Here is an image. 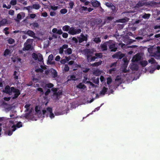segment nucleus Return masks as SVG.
Wrapping results in <instances>:
<instances>
[{"mask_svg": "<svg viewBox=\"0 0 160 160\" xmlns=\"http://www.w3.org/2000/svg\"><path fill=\"white\" fill-rule=\"evenodd\" d=\"M32 57L35 60H37L38 58V56L37 54L35 53H33L32 54Z\"/></svg>", "mask_w": 160, "mask_h": 160, "instance_id": "79ce46f5", "label": "nucleus"}, {"mask_svg": "<svg viewBox=\"0 0 160 160\" xmlns=\"http://www.w3.org/2000/svg\"><path fill=\"white\" fill-rule=\"evenodd\" d=\"M7 41L8 42V43L9 44H12L15 42V40L11 38H9L7 40Z\"/></svg>", "mask_w": 160, "mask_h": 160, "instance_id": "72a5a7b5", "label": "nucleus"}, {"mask_svg": "<svg viewBox=\"0 0 160 160\" xmlns=\"http://www.w3.org/2000/svg\"><path fill=\"white\" fill-rule=\"evenodd\" d=\"M145 2L143 1H139L136 5V7L139 8L143 6Z\"/></svg>", "mask_w": 160, "mask_h": 160, "instance_id": "a211bd4d", "label": "nucleus"}, {"mask_svg": "<svg viewBox=\"0 0 160 160\" xmlns=\"http://www.w3.org/2000/svg\"><path fill=\"white\" fill-rule=\"evenodd\" d=\"M76 80V77L75 75H72L71 76L70 79L68 80H73L75 81Z\"/></svg>", "mask_w": 160, "mask_h": 160, "instance_id": "ea45409f", "label": "nucleus"}, {"mask_svg": "<svg viewBox=\"0 0 160 160\" xmlns=\"http://www.w3.org/2000/svg\"><path fill=\"white\" fill-rule=\"evenodd\" d=\"M41 68H39L35 70V71L37 72H43V69H46V68L43 66L41 65L40 66Z\"/></svg>", "mask_w": 160, "mask_h": 160, "instance_id": "aec40b11", "label": "nucleus"}, {"mask_svg": "<svg viewBox=\"0 0 160 160\" xmlns=\"http://www.w3.org/2000/svg\"><path fill=\"white\" fill-rule=\"evenodd\" d=\"M26 34L28 35L29 36L32 37L33 38H34L35 36V35L34 32L30 30H28Z\"/></svg>", "mask_w": 160, "mask_h": 160, "instance_id": "2eb2a0df", "label": "nucleus"}, {"mask_svg": "<svg viewBox=\"0 0 160 160\" xmlns=\"http://www.w3.org/2000/svg\"><path fill=\"white\" fill-rule=\"evenodd\" d=\"M129 19L128 18H123L122 19H119L118 20V22L121 23H125L128 22V21Z\"/></svg>", "mask_w": 160, "mask_h": 160, "instance_id": "5701e85b", "label": "nucleus"}, {"mask_svg": "<svg viewBox=\"0 0 160 160\" xmlns=\"http://www.w3.org/2000/svg\"><path fill=\"white\" fill-rule=\"evenodd\" d=\"M30 26H31L32 28H38L39 26V25L37 22H33L30 23Z\"/></svg>", "mask_w": 160, "mask_h": 160, "instance_id": "a878e982", "label": "nucleus"}, {"mask_svg": "<svg viewBox=\"0 0 160 160\" xmlns=\"http://www.w3.org/2000/svg\"><path fill=\"white\" fill-rule=\"evenodd\" d=\"M64 52L66 54H67L68 55H70L72 53V50L70 48H68L66 50L64 51Z\"/></svg>", "mask_w": 160, "mask_h": 160, "instance_id": "c85d7f7f", "label": "nucleus"}, {"mask_svg": "<svg viewBox=\"0 0 160 160\" xmlns=\"http://www.w3.org/2000/svg\"><path fill=\"white\" fill-rule=\"evenodd\" d=\"M10 3L11 5L14 6L17 4V1L16 0H12L10 1Z\"/></svg>", "mask_w": 160, "mask_h": 160, "instance_id": "c03bdc74", "label": "nucleus"}, {"mask_svg": "<svg viewBox=\"0 0 160 160\" xmlns=\"http://www.w3.org/2000/svg\"><path fill=\"white\" fill-rule=\"evenodd\" d=\"M150 15L151 14L149 13H145L142 16V17L144 19H148L149 18Z\"/></svg>", "mask_w": 160, "mask_h": 160, "instance_id": "473e14b6", "label": "nucleus"}, {"mask_svg": "<svg viewBox=\"0 0 160 160\" xmlns=\"http://www.w3.org/2000/svg\"><path fill=\"white\" fill-rule=\"evenodd\" d=\"M54 86V85L53 84L51 83H49L48 84H46L45 85V87H47L49 88H52Z\"/></svg>", "mask_w": 160, "mask_h": 160, "instance_id": "e433bc0d", "label": "nucleus"}, {"mask_svg": "<svg viewBox=\"0 0 160 160\" xmlns=\"http://www.w3.org/2000/svg\"><path fill=\"white\" fill-rule=\"evenodd\" d=\"M52 31L53 33H57L59 35H61L62 33V31L61 29H58L57 28H54L52 29Z\"/></svg>", "mask_w": 160, "mask_h": 160, "instance_id": "ddd939ff", "label": "nucleus"}, {"mask_svg": "<svg viewBox=\"0 0 160 160\" xmlns=\"http://www.w3.org/2000/svg\"><path fill=\"white\" fill-rule=\"evenodd\" d=\"M153 56L156 59H160V47H157V50L153 53Z\"/></svg>", "mask_w": 160, "mask_h": 160, "instance_id": "39448f33", "label": "nucleus"}, {"mask_svg": "<svg viewBox=\"0 0 160 160\" xmlns=\"http://www.w3.org/2000/svg\"><path fill=\"white\" fill-rule=\"evenodd\" d=\"M22 126V123L21 122H18L16 125H14L11 127V128H13V131H15L17 128H19Z\"/></svg>", "mask_w": 160, "mask_h": 160, "instance_id": "6e6552de", "label": "nucleus"}, {"mask_svg": "<svg viewBox=\"0 0 160 160\" xmlns=\"http://www.w3.org/2000/svg\"><path fill=\"white\" fill-rule=\"evenodd\" d=\"M25 43H25L24 44V47L23 48L22 50L23 51H28L31 48L32 46L31 44H30L25 45Z\"/></svg>", "mask_w": 160, "mask_h": 160, "instance_id": "dca6fc26", "label": "nucleus"}, {"mask_svg": "<svg viewBox=\"0 0 160 160\" xmlns=\"http://www.w3.org/2000/svg\"><path fill=\"white\" fill-rule=\"evenodd\" d=\"M96 59H97V58L95 56H92L90 58L89 62L95 61Z\"/></svg>", "mask_w": 160, "mask_h": 160, "instance_id": "de8ad7c7", "label": "nucleus"}, {"mask_svg": "<svg viewBox=\"0 0 160 160\" xmlns=\"http://www.w3.org/2000/svg\"><path fill=\"white\" fill-rule=\"evenodd\" d=\"M51 91L50 89H48L47 91L45 92V96L48 95L50 93Z\"/></svg>", "mask_w": 160, "mask_h": 160, "instance_id": "e2e57ef3", "label": "nucleus"}, {"mask_svg": "<svg viewBox=\"0 0 160 160\" xmlns=\"http://www.w3.org/2000/svg\"><path fill=\"white\" fill-rule=\"evenodd\" d=\"M12 89H14L12 92L15 93L14 96L12 97L13 99H15L18 98V96L20 94V92L19 89H16L15 88H12Z\"/></svg>", "mask_w": 160, "mask_h": 160, "instance_id": "423d86ee", "label": "nucleus"}, {"mask_svg": "<svg viewBox=\"0 0 160 160\" xmlns=\"http://www.w3.org/2000/svg\"><path fill=\"white\" fill-rule=\"evenodd\" d=\"M141 59V56L138 54H137L133 57V59H134V62H138Z\"/></svg>", "mask_w": 160, "mask_h": 160, "instance_id": "4468645a", "label": "nucleus"}, {"mask_svg": "<svg viewBox=\"0 0 160 160\" xmlns=\"http://www.w3.org/2000/svg\"><path fill=\"white\" fill-rule=\"evenodd\" d=\"M148 62L151 64L155 63L156 62L155 60L153 58H151L150 59H149Z\"/></svg>", "mask_w": 160, "mask_h": 160, "instance_id": "c9c22d12", "label": "nucleus"}, {"mask_svg": "<svg viewBox=\"0 0 160 160\" xmlns=\"http://www.w3.org/2000/svg\"><path fill=\"white\" fill-rule=\"evenodd\" d=\"M108 89L107 88L105 87H103L102 89L100 92V94L101 95H104L107 92Z\"/></svg>", "mask_w": 160, "mask_h": 160, "instance_id": "6ab92c4d", "label": "nucleus"}, {"mask_svg": "<svg viewBox=\"0 0 160 160\" xmlns=\"http://www.w3.org/2000/svg\"><path fill=\"white\" fill-rule=\"evenodd\" d=\"M94 41L97 43H98L101 42V40L99 38H94Z\"/></svg>", "mask_w": 160, "mask_h": 160, "instance_id": "a19ab883", "label": "nucleus"}, {"mask_svg": "<svg viewBox=\"0 0 160 160\" xmlns=\"http://www.w3.org/2000/svg\"><path fill=\"white\" fill-rule=\"evenodd\" d=\"M140 63L142 67H145L148 64V62L147 61H141Z\"/></svg>", "mask_w": 160, "mask_h": 160, "instance_id": "2f4dec72", "label": "nucleus"}, {"mask_svg": "<svg viewBox=\"0 0 160 160\" xmlns=\"http://www.w3.org/2000/svg\"><path fill=\"white\" fill-rule=\"evenodd\" d=\"M37 90L39 92H40L41 93L43 94L44 93V92L42 89L40 88H38L37 89Z\"/></svg>", "mask_w": 160, "mask_h": 160, "instance_id": "052dcab7", "label": "nucleus"}, {"mask_svg": "<svg viewBox=\"0 0 160 160\" xmlns=\"http://www.w3.org/2000/svg\"><path fill=\"white\" fill-rule=\"evenodd\" d=\"M74 5V3L73 2H70L69 3V8H70L71 9H72L73 8Z\"/></svg>", "mask_w": 160, "mask_h": 160, "instance_id": "09e8293b", "label": "nucleus"}, {"mask_svg": "<svg viewBox=\"0 0 160 160\" xmlns=\"http://www.w3.org/2000/svg\"><path fill=\"white\" fill-rule=\"evenodd\" d=\"M83 83H80L78 85H77V88L79 89H85L86 88V86Z\"/></svg>", "mask_w": 160, "mask_h": 160, "instance_id": "f3484780", "label": "nucleus"}, {"mask_svg": "<svg viewBox=\"0 0 160 160\" xmlns=\"http://www.w3.org/2000/svg\"><path fill=\"white\" fill-rule=\"evenodd\" d=\"M92 5L94 6H98L100 4V2L98 1L93 2L92 3Z\"/></svg>", "mask_w": 160, "mask_h": 160, "instance_id": "f704fd0d", "label": "nucleus"}, {"mask_svg": "<svg viewBox=\"0 0 160 160\" xmlns=\"http://www.w3.org/2000/svg\"><path fill=\"white\" fill-rule=\"evenodd\" d=\"M14 131H13V128H12V130H9L7 131V134L8 136H11L13 132Z\"/></svg>", "mask_w": 160, "mask_h": 160, "instance_id": "8fccbe9b", "label": "nucleus"}, {"mask_svg": "<svg viewBox=\"0 0 160 160\" xmlns=\"http://www.w3.org/2000/svg\"><path fill=\"white\" fill-rule=\"evenodd\" d=\"M17 72L16 71H15L14 72L13 76H14V78L15 79H18V76L17 75Z\"/></svg>", "mask_w": 160, "mask_h": 160, "instance_id": "bf43d9fd", "label": "nucleus"}, {"mask_svg": "<svg viewBox=\"0 0 160 160\" xmlns=\"http://www.w3.org/2000/svg\"><path fill=\"white\" fill-rule=\"evenodd\" d=\"M81 31V30L80 28L76 29L74 27H71L68 33L71 35H74L80 33Z\"/></svg>", "mask_w": 160, "mask_h": 160, "instance_id": "f03ea898", "label": "nucleus"}, {"mask_svg": "<svg viewBox=\"0 0 160 160\" xmlns=\"http://www.w3.org/2000/svg\"><path fill=\"white\" fill-rule=\"evenodd\" d=\"M68 12L67 9L66 8L61 9L60 11V13L62 14H65Z\"/></svg>", "mask_w": 160, "mask_h": 160, "instance_id": "4c0bfd02", "label": "nucleus"}, {"mask_svg": "<svg viewBox=\"0 0 160 160\" xmlns=\"http://www.w3.org/2000/svg\"><path fill=\"white\" fill-rule=\"evenodd\" d=\"M95 56L97 58H101L103 56L102 53H96L95 54Z\"/></svg>", "mask_w": 160, "mask_h": 160, "instance_id": "cd10ccee", "label": "nucleus"}, {"mask_svg": "<svg viewBox=\"0 0 160 160\" xmlns=\"http://www.w3.org/2000/svg\"><path fill=\"white\" fill-rule=\"evenodd\" d=\"M35 111L36 113H38L40 112V113H41V112L40 111L39 108H38V106H36L35 108Z\"/></svg>", "mask_w": 160, "mask_h": 160, "instance_id": "3c124183", "label": "nucleus"}, {"mask_svg": "<svg viewBox=\"0 0 160 160\" xmlns=\"http://www.w3.org/2000/svg\"><path fill=\"white\" fill-rule=\"evenodd\" d=\"M93 73L94 74H97V75H99L100 73V70H97L94 71Z\"/></svg>", "mask_w": 160, "mask_h": 160, "instance_id": "0e129e2a", "label": "nucleus"}, {"mask_svg": "<svg viewBox=\"0 0 160 160\" xmlns=\"http://www.w3.org/2000/svg\"><path fill=\"white\" fill-rule=\"evenodd\" d=\"M116 70V68L115 67H114V68H112V69H110L109 71V72L110 74H111L112 72L115 71Z\"/></svg>", "mask_w": 160, "mask_h": 160, "instance_id": "864d4df0", "label": "nucleus"}, {"mask_svg": "<svg viewBox=\"0 0 160 160\" xmlns=\"http://www.w3.org/2000/svg\"><path fill=\"white\" fill-rule=\"evenodd\" d=\"M46 109L49 113V117L52 119L54 117V115L52 113V109L51 108L48 107Z\"/></svg>", "mask_w": 160, "mask_h": 160, "instance_id": "f8f14e48", "label": "nucleus"}, {"mask_svg": "<svg viewBox=\"0 0 160 160\" xmlns=\"http://www.w3.org/2000/svg\"><path fill=\"white\" fill-rule=\"evenodd\" d=\"M114 19V17L112 16L108 17L107 18V20L108 21L107 22H108Z\"/></svg>", "mask_w": 160, "mask_h": 160, "instance_id": "a18cd8bd", "label": "nucleus"}, {"mask_svg": "<svg viewBox=\"0 0 160 160\" xmlns=\"http://www.w3.org/2000/svg\"><path fill=\"white\" fill-rule=\"evenodd\" d=\"M42 113L44 116L46 115V117H48V116L49 114V112H48L47 109L46 110H42Z\"/></svg>", "mask_w": 160, "mask_h": 160, "instance_id": "c756f323", "label": "nucleus"}, {"mask_svg": "<svg viewBox=\"0 0 160 160\" xmlns=\"http://www.w3.org/2000/svg\"><path fill=\"white\" fill-rule=\"evenodd\" d=\"M37 59L39 62L42 61L43 62V58L41 54H40V55H39Z\"/></svg>", "mask_w": 160, "mask_h": 160, "instance_id": "58836bf2", "label": "nucleus"}, {"mask_svg": "<svg viewBox=\"0 0 160 160\" xmlns=\"http://www.w3.org/2000/svg\"><path fill=\"white\" fill-rule=\"evenodd\" d=\"M62 95V92L61 91H58L56 94L58 96H59Z\"/></svg>", "mask_w": 160, "mask_h": 160, "instance_id": "69168bd1", "label": "nucleus"}, {"mask_svg": "<svg viewBox=\"0 0 160 160\" xmlns=\"http://www.w3.org/2000/svg\"><path fill=\"white\" fill-rule=\"evenodd\" d=\"M0 23L1 24L2 26H4L6 24H8V21L7 19L6 18L2 19L0 21Z\"/></svg>", "mask_w": 160, "mask_h": 160, "instance_id": "4be33fe9", "label": "nucleus"}, {"mask_svg": "<svg viewBox=\"0 0 160 160\" xmlns=\"http://www.w3.org/2000/svg\"><path fill=\"white\" fill-rule=\"evenodd\" d=\"M32 8L36 10L39 9L41 7V6L39 4H33L32 6H31Z\"/></svg>", "mask_w": 160, "mask_h": 160, "instance_id": "393cba45", "label": "nucleus"}, {"mask_svg": "<svg viewBox=\"0 0 160 160\" xmlns=\"http://www.w3.org/2000/svg\"><path fill=\"white\" fill-rule=\"evenodd\" d=\"M112 81V80L111 78H108L107 79V83L108 85L110 84Z\"/></svg>", "mask_w": 160, "mask_h": 160, "instance_id": "6e6d98bb", "label": "nucleus"}, {"mask_svg": "<svg viewBox=\"0 0 160 160\" xmlns=\"http://www.w3.org/2000/svg\"><path fill=\"white\" fill-rule=\"evenodd\" d=\"M50 7L53 10H56L58 8V6H50Z\"/></svg>", "mask_w": 160, "mask_h": 160, "instance_id": "680f3d73", "label": "nucleus"}, {"mask_svg": "<svg viewBox=\"0 0 160 160\" xmlns=\"http://www.w3.org/2000/svg\"><path fill=\"white\" fill-rule=\"evenodd\" d=\"M12 88H15L14 87H12L10 88V86L8 85L6 86L5 88V90L4 92L7 94H8L9 95H11L12 92H13L14 89H12Z\"/></svg>", "mask_w": 160, "mask_h": 160, "instance_id": "20e7f679", "label": "nucleus"}, {"mask_svg": "<svg viewBox=\"0 0 160 160\" xmlns=\"http://www.w3.org/2000/svg\"><path fill=\"white\" fill-rule=\"evenodd\" d=\"M117 62H114L113 63H112L110 65V68H112L113 67H116L117 66Z\"/></svg>", "mask_w": 160, "mask_h": 160, "instance_id": "4d7b16f0", "label": "nucleus"}, {"mask_svg": "<svg viewBox=\"0 0 160 160\" xmlns=\"http://www.w3.org/2000/svg\"><path fill=\"white\" fill-rule=\"evenodd\" d=\"M17 18L18 21L22 19V16L20 13H18L17 14Z\"/></svg>", "mask_w": 160, "mask_h": 160, "instance_id": "774afa93", "label": "nucleus"}, {"mask_svg": "<svg viewBox=\"0 0 160 160\" xmlns=\"http://www.w3.org/2000/svg\"><path fill=\"white\" fill-rule=\"evenodd\" d=\"M70 28L69 26L66 25L62 27V29L64 31L67 32L68 31H69L70 29Z\"/></svg>", "mask_w": 160, "mask_h": 160, "instance_id": "b1692460", "label": "nucleus"}, {"mask_svg": "<svg viewBox=\"0 0 160 160\" xmlns=\"http://www.w3.org/2000/svg\"><path fill=\"white\" fill-rule=\"evenodd\" d=\"M36 16L35 14H30V18H34Z\"/></svg>", "mask_w": 160, "mask_h": 160, "instance_id": "338daca9", "label": "nucleus"}, {"mask_svg": "<svg viewBox=\"0 0 160 160\" xmlns=\"http://www.w3.org/2000/svg\"><path fill=\"white\" fill-rule=\"evenodd\" d=\"M69 69V68L67 64H65L64 66V70L65 72H68Z\"/></svg>", "mask_w": 160, "mask_h": 160, "instance_id": "49530a36", "label": "nucleus"}, {"mask_svg": "<svg viewBox=\"0 0 160 160\" xmlns=\"http://www.w3.org/2000/svg\"><path fill=\"white\" fill-rule=\"evenodd\" d=\"M62 34V37L64 38H67L68 37V34L66 32H64Z\"/></svg>", "mask_w": 160, "mask_h": 160, "instance_id": "5fc2aeb1", "label": "nucleus"}, {"mask_svg": "<svg viewBox=\"0 0 160 160\" xmlns=\"http://www.w3.org/2000/svg\"><path fill=\"white\" fill-rule=\"evenodd\" d=\"M90 69L89 68H85L83 69L82 72H83L87 73L88 72Z\"/></svg>", "mask_w": 160, "mask_h": 160, "instance_id": "13d9d810", "label": "nucleus"}, {"mask_svg": "<svg viewBox=\"0 0 160 160\" xmlns=\"http://www.w3.org/2000/svg\"><path fill=\"white\" fill-rule=\"evenodd\" d=\"M86 52L87 53V59L88 61L89 62V61L90 59V58L92 57V55L90 54H92L93 53V52L91 50H90V49H87L86 51Z\"/></svg>", "mask_w": 160, "mask_h": 160, "instance_id": "9d476101", "label": "nucleus"}, {"mask_svg": "<svg viewBox=\"0 0 160 160\" xmlns=\"http://www.w3.org/2000/svg\"><path fill=\"white\" fill-rule=\"evenodd\" d=\"M105 5L108 8H110L113 12L116 11L115 6L112 3L107 2L105 3Z\"/></svg>", "mask_w": 160, "mask_h": 160, "instance_id": "1a4fd4ad", "label": "nucleus"}, {"mask_svg": "<svg viewBox=\"0 0 160 160\" xmlns=\"http://www.w3.org/2000/svg\"><path fill=\"white\" fill-rule=\"evenodd\" d=\"M102 61L100 60L98 62H95L94 63H92L91 64V66L92 67H98L100 65H101L102 63Z\"/></svg>", "mask_w": 160, "mask_h": 160, "instance_id": "412c9836", "label": "nucleus"}, {"mask_svg": "<svg viewBox=\"0 0 160 160\" xmlns=\"http://www.w3.org/2000/svg\"><path fill=\"white\" fill-rule=\"evenodd\" d=\"M81 37H78L79 43H81L84 41H87L88 40L87 37L83 34L81 35Z\"/></svg>", "mask_w": 160, "mask_h": 160, "instance_id": "9b49d317", "label": "nucleus"}, {"mask_svg": "<svg viewBox=\"0 0 160 160\" xmlns=\"http://www.w3.org/2000/svg\"><path fill=\"white\" fill-rule=\"evenodd\" d=\"M108 46V41L104 42L103 44H102L100 45V47L102 50L103 51H106L107 50V46Z\"/></svg>", "mask_w": 160, "mask_h": 160, "instance_id": "0eeeda50", "label": "nucleus"}, {"mask_svg": "<svg viewBox=\"0 0 160 160\" xmlns=\"http://www.w3.org/2000/svg\"><path fill=\"white\" fill-rule=\"evenodd\" d=\"M10 50L8 49H5L4 51L3 56H6L8 55L9 54H10Z\"/></svg>", "mask_w": 160, "mask_h": 160, "instance_id": "7c9ffc66", "label": "nucleus"}, {"mask_svg": "<svg viewBox=\"0 0 160 160\" xmlns=\"http://www.w3.org/2000/svg\"><path fill=\"white\" fill-rule=\"evenodd\" d=\"M108 47L111 52H115L117 49L115 42L112 40H109L108 41Z\"/></svg>", "mask_w": 160, "mask_h": 160, "instance_id": "f257e3e1", "label": "nucleus"}, {"mask_svg": "<svg viewBox=\"0 0 160 160\" xmlns=\"http://www.w3.org/2000/svg\"><path fill=\"white\" fill-rule=\"evenodd\" d=\"M125 55L122 53L120 52H116L115 54H113L112 56V57L113 58H116L121 59Z\"/></svg>", "mask_w": 160, "mask_h": 160, "instance_id": "7ed1b4c3", "label": "nucleus"}, {"mask_svg": "<svg viewBox=\"0 0 160 160\" xmlns=\"http://www.w3.org/2000/svg\"><path fill=\"white\" fill-rule=\"evenodd\" d=\"M51 72L52 76L53 78H55L57 77V72L55 70L53 69L52 71Z\"/></svg>", "mask_w": 160, "mask_h": 160, "instance_id": "bb28decb", "label": "nucleus"}, {"mask_svg": "<svg viewBox=\"0 0 160 160\" xmlns=\"http://www.w3.org/2000/svg\"><path fill=\"white\" fill-rule=\"evenodd\" d=\"M9 29V28L8 27H6L3 29V31L5 32V35H7L9 33V32L8 31Z\"/></svg>", "mask_w": 160, "mask_h": 160, "instance_id": "37998d69", "label": "nucleus"}, {"mask_svg": "<svg viewBox=\"0 0 160 160\" xmlns=\"http://www.w3.org/2000/svg\"><path fill=\"white\" fill-rule=\"evenodd\" d=\"M14 11L13 10L11 9L8 12V14L12 16H13L14 15Z\"/></svg>", "mask_w": 160, "mask_h": 160, "instance_id": "603ef678", "label": "nucleus"}]
</instances>
